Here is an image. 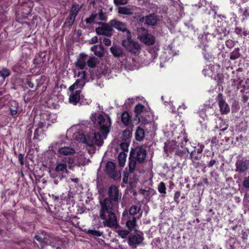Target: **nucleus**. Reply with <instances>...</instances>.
Masks as SVG:
<instances>
[{
	"label": "nucleus",
	"instance_id": "obj_3",
	"mask_svg": "<svg viewBox=\"0 0 249 249\" xmlns=\"http://www.w3.org/2000/svg\"><path fill=\"white\" fill-rule=\"evenodd\" d=\"M100 202L101 205L100 216L104 220V225L109 228L118 227L116 216L112 212L113 205L110 200L106 198L103 201L100 200Z\"/></svg>",
	"mask_w": 249,
	"mask_h": 249
},
{
	"label": "nucleus",
	"instance_id": "obj_35",
	"mask_svg": "<svg viewBox=\"0 0 249 249\" xmlns=\"http://www.w3.org/2000/svg\"><path fill=\"white\" fill-rule=\"evenodd\" d=\"M158 191L160 193L162 194H166V187L163 182H160L158 187Z\"/></svg>",
	"mask_w": 249,
	"mask_h": 249
},
{
	"label": "nucleus",
	"instance_id": "obj_40",
	"mask_svg": "<svg viewBox=\"0 0 249 249\" xmlns=\"http://www.w3.org/2000/svg\"><path fill=\"white\" fill-rule=\"evenodd\" d=\"M43 127L42 125H40L39 128H36L34 133V138L37 139L38 137L41 134H40L41 133V128Z\"/></svg>",
	"mask_w": 249,
	"mask_h": 249
},
{
	"label": "nucleus",
	"instance_id": "obj_28",
	"mask_svg": "<svg viewBox=\"0 0 249 249\" xmlns=\"http://www.w3.org/2000/svg\"><path fill=\"white\" fill-rule=\"evenodd\" d=\"M87 63L89 67L93 68L97 64V60L95 57H91L89 60H87Z\"/></svg>",
	"mask_w": 249,
	"mask_h": 249
},
{
	"label": "nucleus",
	"instance_id": "obj_27",
	"mask_svg": "<svg viewBox=\"0 0 249 249\" xmlns=\"http://www.w3.org/2000/svg\"><path fill=\"white\" fill-rule=\"evenodd\" d=\"M141 208L138 205H133L129 209V213L130 215L134 216L140 211Z\"/></svg>",
	"mask_w": 249,
	"mask_h": 249
},
{
	"label": "nucleus",
	"instance_id": "obj_47",
	"mask_svg": "<svg viewBox=\"0 0 249 249\" xmlns=\"http://www.w3.org/2000/svg\"><path fill=\"white\" fill-rule=\"evenodd\" d=\"M102 43L106 46H109L111 45V41L107 38L104 37L103 39Z\"/></svg>",
	"mask_w": 249,
	"mask_h": 249
},
{
	"label": "nucleus",
	"instance_id": "obj_33",
	"mask_svg": "<svg viewBox=\"0 0 249 249\" xmlns=\"http://www.w3.org/2000/svg\"><path fill=\"white\" fill-rule=\"evenodd\" d=\"M97 15V18L100 20H105L107 19V16L105 13H103L102 9L99 10Z\"/></svg>",
	"mask_w": 249,
	"mask_h": 249
},
{
	"label": "nucleus",
	"instance_id": "obj_17",
	"mask_svg": "<svg viewBox=\"0 0 249 249\" xmlns=\"http://www.w3.org/2000/svg\"><path fill=\"white\" fill-rule=\"evenodd\" d=\"M69 160L68 158H65L59 162L55 168V171L56 172H64L67 171V161Z\"/></svg>",
	"mask_w": 249,
	"mask_h": 249
},
{
	"label": "nucleus",
	"instance_id": "obj_58",
	"mask_svg": "<svg viewBox=\"0 0 249 249\" xmlns=\"http://www.w3.org/2000/svg\"><path fill=\"white\" fill-rule=\"evenodd\" d=\"M249 34V32L248 31H242V35H243L245 36H247Z\"/></svg>",
	"mask_w": 249,
	"mask_h": 249
},
{
	"label": "nucleus",
	"instance_id": "obj_31",
	"mask_svg": "<svg viewBox=\"0 0 249 249\" xmlns=\"http://www.w3.org/2000/svg\"><path fill=\"white\" fill-rule=\"evenodd\" d=\"M240 56L239 49H235L230 55V58L232 60H235Z\"/></svg>",
	"mask_w": 249,
	"mask_h": 249
},
{
	"label": "nucleus",
	"instance_id": "obj_9",
	"mask_svg": "<svg viewBox=\"0 0 249 249\" xmlns=\"http://www.w3.org/2000/svg\"><path fill=\"white\" fill-rule=\"evenodd\" d=\"M123 220H126V226L129 230V231H132L133 230L136 231L135 228L137 227L136 223V218L134 216H132V218H129V219H127V217L128 216L127 211H124L123 213Z\"/></svg>",
	"mask_w": 249,
	"mask_h": 249
},
{
	"label": "nucleus",
	"instance_id": "obj_16",
	"mask_svg": "<svg viewBox=\"0 0 249 249\" xmlns=\"http://www.w3.org/2000/svg\"><path fill=\"white\" fill-rule=\"evenodd\" d=\"M135 7L133 6H127L119 7L118 8V13L124 15H131L135 10Z\"/></svg>",
	"mask_w": 249,
	"mask_h": 249
},
{
	"label": "nucleus",
	"instance_id": "obj_49",
	"mask_svg": "<svg viewBox=\"0 0 249 249\" xmlns=\"http://www.w3.org/2000/svg\"><path fill=\"white\" fill-rule=\"evenodd\" d=\"M213 36L209 33L205 34V35L202 36V38H205L206 40H207L208 38H209V39L210 40L211 38H213Z\"/></svg>",
	"mask_w": 249,
	"mask_h": 249
},
{
	"label": "nucleus",
	"instance_id": "obj_10",
	"mask_svg": "<svg viewBox=\"0 0 249 249\" xmlns=\"http://www.w3.org/2000/svg\"><path fill=\"white\" fill-rule=\"evenodd\" d=\"M106 169L109 176L113 178H119L121 177V174L119 172L115 171V164L111 162H108L106 165Z\"/></svg>",
	"mask_w": 249,
	"mask_h": 249
},
{
	"label": "nucleus",
	"instance_id": "obj_26",
	"mask_svg": "<svg viewBox=\"0 0 249 249\" xmlns=\"http://www.w3.org/2000/svg\"><path fill=\"white\" fill-rule=\"evenodd\" d=\"M132 136V132L128 129H125L123 132L122 139L124 141H127Z\"/></svg>",
	"mask_w": 249,
	"mask_h": 249
},
{
	"label": "nucleus",
	"instance_id": "obj_8",
	"mask_svg": "<svg viewBox=\"0 0 249 249\" xmlns=\"http://www.w3.org/2000/svg\"><path fill=\"white\" fill-rule=\"evenodd\" d=\"M109 198L112 200L118 202L121 200L122 194L119 191L118 187L112 185L110 187L108 191Z\"/></svg>",
	"mask_w": 249,
	"mask_h": 249
},
{
	"label": "nucleus",
	"instance_id": "obj_11",
	"mask_svg": "<svg viewBox=\"0 0 249 249\" xmlns=\"http://www.w3.org/2000/svg\"><path fill=\"white\" fill-rule=\"evenodd\" d=\"M112 27L110 24H103L102 27L96 29V32L98 35L110 36L111 35Z\"/></svg>",
	"mask_w": 249,
	"mask_h": 249
},
{
	"label": "nucleus",
	"instance_id": "obj_24",
	"mask_svg": "<svg viewBox=\"0 0 249 249\" xmlns=\"http://www.w3.org/2000/svg\"><path fill=\"white\" fill-rule=\"evenodd\" d=\"M80 8L81 7L79 4L73 5L70 10V16L73 17V18H75Z\"/></svg>",
	"mask_w": 249,
	"mask_h": 249
},
{
	"label": "nucleus",
	"instance_id": "obj_63",
	"mask_svg": "<svg viewBox=\"0 0 249 249\" xmlns=\"http://www.w3.org/2000/svg\"><path fill=\"white\" fill-rule=\"evenodd\" d=\"M214 141V140H213L212 141V144H213Z\"/></svg>",
	"mask_w": 249,
	"mask_h": 249
},
{
	"label": "nucleus",
	"instance_id": "obj_20",
	"mask_svg": "<svg viewBox=\"0 0 249 249\" xmlns=\"http://www.w3.org/2000/svg\"><path fill=\"white\" fill-rule=\"evenodd\" d=\"M236 165V171L239 173H243L245 172L248 169V165L246 162L240 160L237 161Z\"/></svg>",
	"mask_w": 249,
	"mask_h": 249
},
{
	"label": "nucleus",
	"instance_id": "obj_62",
	"mask_svg": "<svg viewBox=\"0 0 249 249\" xmlns=\"http://www.w3.org/2000/svg\"><path fill=\"white\" fill-rule=\"evenodd\" d=\"M227 128H228V125H226V127H224V128H222V129H221V131H225V130H226V129H227Z\"/></svg>",
	"mask_w": 249,
	"mask_h": 249
},
{
	"label": "nucleus",
	"instance_id": "obj_61",
	"mask_svg": "<svg viewBox=\"0 0 249 249\" xmlns=\"http://www.w3.org/2000/svg\"><path fill=\"white\" fill-rule=\"evenodd\" d=\"M71 180L74 182H77L78 181V178H72V179H71Z\"/></svg>",
	"mask_w": 249,
	"mask_h": 249
},
{
	"label": "nucleus",
	"instance_id": "obj_44",
	"mask_svg": "<svg viewBox=\"0 0 249 249\" xmlns=\"http://www.w3.org/2000/svg\"><path fill=\"white\" fill-rule=\"evenodd\" d=\"M10 107H12L13 108V109H15L16 108L17 110H18V103L15 101H12L10 102Z\"/></svg>",
	"mask_w": 249,
	"mask_h": 249
},
{
	"label": "nucleus",
	"instance_id": "obj_37",
	"mask_svg": "<svg viewBox=\"0 0 249 249\" xmlns=\"http://www.w3.org/2000/svg\"><path fill=\"white\" fill-rule=\"evenodd\" d=\"M97 17V15L96 14L92 13L89 18H87L85 19V21L87 23H91L94 21L95 18Z\"/></svg>",
	"mask_w": 249,
	"mask_h": 249
},
{
	"label": "nucleus",
	"instance_id": "obj_60",
	"mask_svg": "<svg viewBox=\"0 0 249 249\" xmlns=\"http://www.w3.org/2000/svg\"><path fill=\"white\" fill-rule=\"evenodd\" d=\"M135 98H129L128 99V101H131L132 103H133L134 102L135 100Z\"/></svg>",
	"mask_w": 249,
	"mask_h": 249
},
{
	"label": "nucleus",
	"instance_id": "obj_4",
	"mask_svg": "<svg viewBox=\"0 0 249 249\" xmlns=\"http://www.w3.org/2000/svg\"><path fill=\"white\" fill-rule=\"evenodd\" d=\"M122 45L128 51L137 53L141 49L140 45L131 39V34L130 32H127L126 39L123 41Z\"/></svg>",
	"mask_w": 249,
	"mask_h": 249
},
{
	"label": "nucleus",
	"instance_id": "obj_21",
	"mask_svg": "<svg viewBox=\"0 0 249 249\" xmlns=\"http://www.w3.org/2000/svg\"><path fill=\"white\" fill-rule=\"evenodd\" d=\"M145 136V132L143 129L138 127L135 132L136 139L138 141H142Z\"/></svg>",
	"mask_w": 249,
	"mask_h": 249
},
{
	"label": "nucleus",
	"instance_id": "obj_32",
	"mask_svg": "<svg viewBox=\"0 0 249 249\" xmlns=\"http://www.w3.org/2000/svg\"><path fill=\"white\" fill-rule=\"evenodd\" d=\"M136 162L135 160H131L130 159V162L129 164L130 176L132 175V172L134 171L136 167Z\"/></svg>",
	"mask_w": 249,
	"mask_h": 249
},
{
	"label": "nucleus",
	"instance_id": "obj_55",
	"mask_svg": "<svg viewBox=\"0 0 249 249\" xmlns=\"http://www.w3.org/2000/svg\"><path fill=\"white\" fill-rule=\"evenodd\" d=\"M27 85L31 88H33L34 87V84L31 81H28Z\"/></svg>",
	"mask_w": 249,
	"mask_h": 249
},
{
	"label": "nucleus",
	"instance_id": "obj_45",
	"mask_svg": "<svg viewBox=\"0 0 249 249\" xmlns=\"http://www.w3.org/2000/svg\"><path fill=\"white\" fill-rule=\"evenodd\" d=\"M218 66H213L211 67L210 70L213 72L214 75H216L217 74V70L219 69Z\"/></svg>",
	"mask_w": 249,
	"mask_h": 249
},
{
	"label": "nucleus",
	"instance_id": "obj_42",
	"mask_svg": "<svg viewBox=\"0 0 249 249\" xmlns=\"http://www.w3.org/2000/svg\"><path fill=\"white\" fill-rule=\"evenodd\" d=\"M75 18L73 17L70 16V18L66 20L65 24L67 26H71L74 22Z\"/></svg>",
	"mask_w": 249,
	"mask_h": 249
},
{
	"label": "nucleus",
	"instance_id": "obj_36",
	"mask_svg": "<svg viewBox=\"0 0 249 249\" xmlns=\"http://www.w3.org/2000/svg\"><path fill=\"white\" fill-rule=\"evenodd\" d=\"M88 232L97 237L101 236L102 235V232L98 230L89 229L88 230Z\"/></svg>",
	"mask_w": 249,
	"mask_h": 249
},
{
	"label": "nucleus",
	"instance_id": "obj_14",
	"mask_svg": "<svg viewBox=\"0 0 249 249\" xmlns=\"http://www.w3.org/2000/svg\"><path fill=\"white\" fill-rule=\"evenodd\" d=\"M157 18L154 15H150L140 18V21L149 25H154L157 23Z\"/></svg>",
	"mask_w": 249,
	"mask_h": 249
},
{
	"label": "nucleus",
	"instance_id": "obj_38",
	"mask_svg": "<svg viewBox=\"0 0 249 249\" xmlns=\"http://www.w3.org/2000/svg\"><path fill=\"white\" fill-rule=\"evenodd\" d=\"M129 144V142L127 141H124L120 144V147L124 151L123 152L127 151Z\"/></svg>",
	"mask_w": 249,
	"mask_h": 249
},
{
	"label": "nucleus",
	"instance_id": "obj_54",
	"mask_svg": "<svg viewBox=\"0 0 249 249\" xmlns=\"http://www.w3.org/2000/svg\"><path fill=\"white\" fill-rule=\"evenodd\" d=\"M242 30L239 28H236L235 29V32L238 34H240L241 36L242 35Z\"/></svg>",
	"mask_w": 249,
	"mask_h": 249
},
{
	"label": "nucleus",
	"instance_id": "obj_18",
	"mask_svg": "<svg viewBox=\"0 0 249 249\" xmlns=\"http://www.w3.org/2000/svg\"><path fill=\"white\" fill-rule=\"evenodd\" d=\"M58 152L61 155H71L75 152L73 148L69 146H64L58 149Z\"/></svg>",
	"mask_w": 249,
	"mask_h": 249
},
{
	"label": "nucleus",
	"instance_id": "obj_13",
	"mask_svg": "<svg viewBox=\"0 0 249 249\" xmlns=\"http://www.w3.org/2000/svg\"><path fill=\"white\" fill-rule=\"evenodd\" d=\"M109 24L110 25L118 30L122 31L124 33H126V37H127V32H129L126 28V25L119 21H117L115 19L111 20L109 22Z\"/></svg>",
	"mask_w": 249,
	"mask_h": 249
},
{
	"label": "nucleus",
	"instance_id": "obj_57",
	"mask_svg": "<svg viewBox=\"0 0 249 249\" xmlns=\"http://www.w3.org/2000/svg\"><path fill=\"white\" fill-rule=\"evenodd\" d=\"M50 174L51 176L53 178H55L57 176L55 174L52 173V170L50 171Z\"/></svg>",
	"mask_w": 249,
	"mask_h": 249
},
{
	"label": "nucleus",
	"instance_id": "obj_30",
	"mask_svg": "<svg viewBox=\"0 0 249 249\" xmlns=\"http://www.w3.org/2000/svg\"><path fill=\"white\" fill-rule=\"evenodd\" d=\"M110 51L112 54L116 56H119L122 53L121 50L116 46H112L110 48Z\"/></svg>",
	"mask_w": 249,
	"mask_h": 249
},
{
	"label": "nucleus",
	"instance_id": "obj_39",
	"mask_svg": "<svg viewBox=\"0 0 249 249\" xmlns=\"http://www.w3.org/2000/svg\"><path fill=\"white\" fill-rule=\"evenodd\" d=\"M1 74V76L3 78V81L5 78L10 75V71L9 70L5 69H3L1 71H0Z\"/></svg>",
	"mask_w": 249,
	"mask_h": 249
},
{
	"label": "nucleus",
	"instance_id": "obj_64",
	"mask_svg": "<svg viewBox=\"0 0 249 249\" xmlns=\"http://www.w3.org/2000/svg\"><path fill=\"white\" fill-rule=\"evenodd\" d=\"M182 106H183V108L185 109L186 108V107H185V105L183 104V105H182Z\"/></svg>",
	"mask_w": 249,
	"mask_h": 249
},
{
	"label": "nucleus",
	"instance_id": "obj_29",
	"mask_svg": "<svg viewBox=\"0 0 249 249\" xmlns=\"http://www.w3.org/2000/svg\"><path fill=\"white\" fill-rule=\"evenodd\" d=\"M116 232L118 233V235L122 238H125L130 233V231L124 230H117Z\"/></svg>",
	"mask_w": 249,
	"mask_h": 249
},
{
	"label": "nucleus",
	"instance_id": "obj_25",
	"mask_svg": "<svg viewBox=\"0 0 249 249\" xmlns=\"http://www.w3.org/2000/svg\"><path fill=\"white\" fill-rule=\"evenodd\" d=\"M121 121L125 125L128 124L130 121V116L128 112H124L122 114Z\"/></svg>",
	"mask_w": 249,
	"mask_h": 249
},
{
	"label": "nucleus",
	"instance_id": "obj_2",
	"mask_svg": "<svg viewBox=\"0 0 249 249\" xmlns=\"http://www.w3.org/2000/svg\"><path fill=\"white\" fill-rule=\"evenodd\" d=\"M78 77L79 78L69 88L68 92L69 102L73 105H76L78 103H80L81 104H89V100L86 103L84 102L83 101V96L81 94V89L83 88L86 82L85 71L79 72Z\"/></svg>",
	"mask_w": 249,
	"mask_h": 249
},
{
	"label": "nucleus",
	"instance_id": "obj_5",
	"mask_svg": "<svg viewBox=\"0 0 249 249\" xmlns=\"http://www.w3.org/2000/svg\"><path fill=\"white\" fill-rule=\"evenodd\" d=\"M138 38L141 42L148 46L154 44L155 42L154 36L142 28L138 30Z\"/></svg>",
	"mask_w": 249,
	"mask_h": 249
},
{
	"label": "nucleus",
	"instance_id": "obj_19",
	"mask_svg": "<svg viewBox=\"0 0 249 249\" xmlns=\"http://www.w3.org/2000/svg\"><path fill=\"white\" fill-rule=\"evenodd\" d=\"M91 50L98 57H102L104 54V50L101 45L93 46L91 48Z\"/></svg>",
	"mask_w": 249,
	"mask_h": 249
},
{
	"label": "nucleus",
	"instance_id": "obj_1",
	"mask_svg": "<svg viewBox=\"0 0 249 249\" xmlns=\"http://www.w3.org/2000/svg\"><path fill=\"white\" fill-rule=\"evenodd\" d=\"M90 119L95 125L99 126L98 131L88 130L84 125L77 124L67 130V137L82 142L89 147L101 146L109 132L111 119L108 115H103L98 112L92 114Z\"/></svg>",
	"mask_w": 249,
	"mask_h": 249
},
{
	"label": "nucleus",
	"instance_id": "obj_23",
	"mask_svg": "<svg viewBox=\"0 0 249 249\" xmlns=\"http://www.w3.org/2000/svg\"><path fill=\"white\" fill-rule=\"evenodd\" d=\"M127 155L125 152H120L118 156V162L120 166L123 167L125 163Z\"/></svg>",
	"mask_w": 249,
	"mask_h": 249
},
{
	"label": "nucleus",
	"instance_id": "obj_6",
	"mask_svg": "<svg viewBox=\"0 0 249 249\" xmlns=\"http://www.w3.org/2000/svg\"><path fill=\"white\" fill-rule=\"evenodd\" d=\"M130 155L138 162L142 163L145 159L146 152L142 147H137L133 150L131 151Z\"/></svg>",
	"mask_w": 249,
	"mask_h": 249
},
{
	"label": "nucleus",
	"instance_id": "obj_53",
	"mask_svg": "<svg viewBox=\"0 0 249 249\" xmlns=\"http://www.w3.org/2000/svg\"><path fill=\"white\" fill-rule=\"evenodd\" d=\"M18 159L21 165L23 164V156L21 154L18 155Z\"/></svg>",
	"mask_w": 249,
	"mask_h": 249
},
{
	"label": "nucleus",
	"instance_id": "obj_7",
	"mask_svg": "<svg viewBox=\"0 0 249 249\" xmlns=\"http://www.w3.org/2000/svg\"><path fill=\"white\" fill-rule=\"evenodd\" d=\"M142 232L130 235L128 237V244L133 248H136L138 245L141 244L143 240Z\"/></svg>",
	"mask_w": 249,
	"mask_h": 249
},
{
	"label": "nucleus",
	"instance_id": "obj_48",
	"mask_svg": "<svg viewBox=\"0 0 249 249\" xmlns=\"http://www.w3.org/2000/svg\"><path fill=\"white\" fill-rule=\"evenodd\" d=\"M243 185L245 187L249 188V176L244 179Z\"/></svg>",
	"mask_w": 249,
	"mask_h": 249
},
{
	"label": "nucleus",
	"instance_id": "obj_22",
	"mask_svg": "<svg viewBox=\"0 0 249 249\" xmlns=\"http://www.w3.org/2000/svg\"><path fill=\"white\" fill-rule=\"evenodd\" d=\"M145 110V108L144 106L141 104L137 105L134 108V111L136 114V117L137 118L140 116V114L143 113Z\"/></svg>",
	"mask_w": 249,
	"mask_h": 249
},
{
	"label": "nucleus",
	"instance_id": "obj_34",
	"mask_svg": "<svg viewBox=\"0 0 249 249\" xmlns=\"http://www.w3.org/2000/svg\"><path fill=\"white\" fill-rule=\"evenodd\" d=\"M78 162L79 164L82 165H84L88 163L89 161V160L88 159L85 158L84 156L80 155L78 159Z\"/></svg>",
	"mask_w": 249,
	"mask_h": 249
},
{
	"label": "nucleus",
	"instance_id": "obj_50",
	"mask_svg": "<svg viewBox=\"0 0 249 249\" xmlns=\"http://www.w3.org/2000/svg\"><path fill=\"white\" fill-rule=\"evenodd\" d=\"M10 110L12 115L14 116L17 114L18 110H17L16 108L15 109H13L12 107H10Z\"/></svg>",
	"mask_w": 249,
	"mask_h": 249
},
{
	"label": "nucleus",
	"instance_id": "obj_52",
	"mask_svg": "<svg viewBox=\"0 0 249 249\" xmlns=\"http://www.w3.org/2000/svg\"><path fill=\"white\" fill-rule=\"evenodd\" d=\"M215 163V160H211L209 163H208V166L209 167H212Z\"/></svg>",
	"mask_w": 249,
	"mask_h": 249
},
{
	"label": "nucleus",
	"instance_id": "obj_12",
	"mask_svg": "<svg viewBox=\"0 0 249 249\" xmlns=\"http://www.w3.org/2000/svg\"><path fill=\"white\" fill-rule=\"evenodd\" d=\"M218 106L222 114H226L230 111V108L227 103L222 99V94L218 95Z\"/></svg>",
	"mask_w": 249,
	"mask_h": 249
},
{
	"label": "nucleus",
	"instance_id": "obj_15",
	"mask_svg": "<svg viewBox=\"0 0 249 249\" xmlns=\"http://www.w3.org/2000/svg\"><path fill=\"white\" fill-rule=\"evenodd\" d=\"M87 55L85 53H81L79 58L75 63L76 66L81 70L85 68L87 64Z\"/></svg>",
	"mask_w": 249,
	"mask_h": 249
},
{
	"label": "nucleus",
	"instance_id": "obj_41",
	"mask_svg": "<svg viewBox=\"0 0 249 249\" xmlns=\"http://www.w3.org/2000/svg\"><path fill=\"white\" fill-rule=\"evenodd\" d=\"M131 178V176H130V173L128 174L127 171H124V177H123V182L125 183H126L128 182V177Z\"/></svg>",
	"mask_w": 249,
	"mask_h": 249
},
{
	"label": "nucleus",
	"instance_id": "obj_43",
	"mask_svg": "<svg viewBox=\"0 0 249 249\" xmlns=\"http://www.w3.org/2000/svg\"><path fill=\"white\" fill-rule=\"evenodd\" d=\"M137 118L138 119L139 122L141 123L142 124H147L148 122L147 119H146L145 118L143 117L142 116H139Z\"/></svg>",
	"mask_w": 249,
	"mask_h": 249
},
{
	"label": "nucleus",
	"instance_id": "obj_56",
	"mask_svg": "<svg viewBox=\"0 0 249 249\" xmlns=\"http://www.w3.org/2000/svg\"><path fill=\"white\" fill-rule=\"evenodd\" d=\"M35 238L36 240H37L39 242H41L42 241V238L38 235H36L35 236Z\"/></svg>",
	"mask_w": 249,
	"mask_h": 249
},
{
	"label": "nucleus",
	"instance_id": "obj_59",
	"mask_svg": "<svg viewBox=\"0 0 249 249\" xmlns=\"http://www.w3.org/2000/svg\"><path fill=\"white\" fill-rule=\"evenodd\" d=\"M3 82V78L1 76V74L0 72V83H1Z\"/></svg>",
	"mask_w": 249,
	"mask_h": 249
},
{
	"label": "nucleus",
	"instance_id": "obj_46",
	"mask_svg": "<svg viewBox=\"0 0 249 249\" xmlns=\"http://www.w3.org/2000/svg\"><path fill=\"white\" fill-rule=\"evenodd\" d=\"M127 1L128 0H114V2L116 5L125 4Z\"/></svg>",
	"mask_w": 249,
	"mask_h": 249
},
{
	"label": "nucleus",
	"instance_id": "obj_51",
	"mask_svg": "<svg viewBox=\"0 0 249 249\" xmlns=\"http://www.w3.org/2000/svg\"><path fill=\"white\" fill-rule=\"evenodd\" d=\"M98 38L97 36H94L90 40V43L91 44H94L97 42Z\"/></svg>",
	"mask_w": 249,
	"mask_h": 249
}]
</instances>
